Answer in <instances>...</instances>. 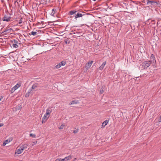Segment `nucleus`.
Masks as SVG:
<instances>
[{"label":"nucleus","mask_w":161,"mask_h":161,"mask_svg":"<svg viewBox=\"0 0 161 161\" xmlns=\"http://www.w3.org/2000/svg\"><path fill=\"white\" fill-rule=\"evenodd\" d=\"M147 2V4L148 5H151L153 6H156L159 3L156 1L154 0H146Z\"/></svg>","instance_id":"nucleus-1"},{"label":"nucleus","mask_w":161,"mask_h":161,"mask_svg":"<svg viewBox=\"0 0 161 161\" xmlns=\"http://www.w3.org/2000/svg\"><path fill=\"white\" fill-rule=\"evenodd\" d=\"M151 63L150 61H146L142 63V66L144 69H146L150 66Z\"/></svg>","instance_id":"nucleus-2"},{"label":"nucleus","mask_w":161,"mask_h":161,"mask_svg":"<svg viewBox=\"0 0 161 161\" xmlns=\"http://www.w3.org/2000/svg\"><path fill=\"white\" fill-rule=\"evenodd\" d=\"M66 64V62L64 61H63L62 62H61L59 64L55 66V67H56V68H57V69H59L62 66H64Z\"/></svg>","instance_id":"nucleus-3"},{"label":"nucleus","mask_w":161,"mask_h":161,"mask_svg":"<svg viewBox=\"0 0 161 161\" xmlns=\"http://www.w3.org/2000/svg\"><path fill=\"white\" fill-rule=\"evenodd\" d=\"M11 42L12 43V46L16 48L18 47V46L17 45L18 42L17 40L15 39H14L11 41Z\"/></svg>","instance_id":"nucleus-4"},{"label":"nucleus","mask_w":161,"mask_h":161,"mask_svg":"<svg viewBox=\"0 0 161 161\" xmlns=\"http://www.w3.org/2000/svg\"><path fill=\"white\" fill-rule=\"evenodd\" d=\"M82 13H83L82 12H78L77 11V13H76L75 16V19H77V18L81 17L83 15H84V14H82Z\"/></svg>","instance_id":"nucleus-5"},{"label":"nucleus","mask_w":161,"mask_h":161,"mask_svg":"<svg viewBox=\"0 0 161 161\" xmlns=\"http://www.w3.org/2000/svg\"><path fill=\"white\" fill-rule=\"evenodd\" d=\"M36 26H40L39 28H44L46 26V25L44 24L43 21H41V22H38L36 24Z\"/></svg>","instance_id":"nucleus-6"},{"label":"nucleus","mask_w":161,"mask_h":161,"mask_svg":"<svg viewBox=\"0 0 161 161\" xmlns=\"http://www.w3.org/2000/svg\"><path fill=\"white\" fill-rule=\"evenodd\" d=\"M20 86V85L17 84L16 85L14 86L13 88H12L10 92L11 93H13L15 90L17 89Z\"/></svg>","instance_id":"nucleus-7"},{"label":"nucleus","mask_w":161,"mask_h":161,"mask_svg":"<svg viewBox=\"0 0 161 161\" xmlns=\"http://www.w3.org/2000/svg\"><path fill=\"white\" fill-rule=\"evenodd\" d=\"M49 115L46 114H45L44 116L43 117L42 119V123H45L47 120L48 118L49 117Z\"/></svg>","instance_id":"nucleus-8"},{"label":"nucleus","mask_w":161,"mask_h":161,"mask_svg":"<svg viewBox=\"0 0 161 161\" xmlns=\"http://www.w3.org/2000/svg\"><path fill=\"white\" fill-rule=\"evenodd\" d=\"M24 24V22H23L22 21H19V22L18 24L14 25L12 26V27L14 28L16 26H18L19 27H20L22 26Z\"/></svg>","instance_id":"nucleus-9"},{"label":"nucleus","mask_w":161,"mask_h":161,"mask_svg":"<svg viewBox=\"0 0 161 161\" xmlns=\"http://www.w3.org/2000/svg\"><path fill=\"white\" fill-rule=\"evenodd\" d=\"M93 61H89L87 63L86 65L85 68L86 69H88L90 67L92 64Z\"/></svg>","instance_id":"nucleus-10"},{"label":"nucleus","mask_w":161,"mask_h":161,"mask_svg":"<svg viewBox=\"0 0 161 161\" xmlns=\"http://www.w3.org/2000/svg\"><path fill=\"white\" fill-rule=\"evenodd\" d=\"M14 31L13 29L12 28L9 29H6L4 31V33H10L12 31Z\"/></svg>","instance_id":"nucleus-11"},{"label":"nucleus","mask_w":161,"mask_h":161,"mask_svg":"<svg viewBox=\"0 0 161 161\" xmlns=\"http://www.w3.org/2000/svg\"><path fill=\"white\" fill-rule=\"evenodd\" d=\"M21 149L22 148L20 147H19V148H17L16 150L15 153L18 154H20L22 153L24 150H22Z\"/></svg>","instance_id":"nucleus-12"},{"label":"nucleus","mask_w":161,"mask_h":161,"mask_svg":"<svg viewBox=\"0 0 161 161\" xmlns=\"http://www.w3.org/2000/svg\"><path fill=\"white\" fill-rule=\"evenodd\" d=\"M151 61L150 62H153V63L156 62L155 57L153 54H152L150 57Z\"/></svg>","instance_id":"nucleus-13"},{"label":"nucleus","mask_w":161,"mask_h":161,"mask_svg":"<svg viewBox=\"0 0 161 161\" xmlns=\"http://www.w3.org/2000/svg\"><path fill=\"white\" fill-rule=\"evenodd\" d=\"M106 64V61L103 62L102 64L99 67V69L100 70H102L103 69Z\"/></svg>","instance_id":"nucleus-14"},{"label":"nucleus","mask_w":161,"mask_h":161,"mask_svg":"<svg viewBox=\"0 0 161 161\" xmlns=\"http://www.w3.org/2000/svg\"><path fill=\"white\" fill-rule=\"evenodd\" d=\"M79 103V101L78 100H73L71 102H70L69 104V105L74 104H77Z\"/></svg>","instance_id":"nucleus-15"},{"label":"nucleus","mask_w":161,"mask_h":161,"mask_svg":"<svg viewBox=\"0 0 161 161\" xmlns=\"http://www.w3.org/2000/svg\"><path fill=\"white\" fill-rule=\"evenodd\" d=\"M52 111V110L51 108H48L46 110V114L49 115Z\"/></svg>","instance_id":"nucleus-16"},{"label":"nucleus","mask_w":161,"mask_h":161,"mask_svg":"<svg viewBox=\"0 0 161 161\" xmlns=\"http://www.w3.org/2000/svg\"><path fill=\"white\" fill-rule=\"evenodd\" d=\"M28 144H25L22 146H21L20 147H21L22 149H21L22 150H24L25 149L27 148L28 147Z\"/></svg>","instance_id":"nucleus-17"},{"label":"nucleus","mask_w":161,"mask_h":161,"mask_svg":"<svg viewBox=\"0 0 161 161\" xmlns=\"http://www.w3.org/2000/svg\"><path fill=\"white\" fill-rule=\"evenodd\" d=\"M67 158L66 157H65L63 159L58 158L55 161H67Z\"/></svg>","instance_id":"nucleus-18"},{"label":"nucleus","mask_w":161,"mask_h":161,"mask_svg":"<svg viewBox=\"0 0 161 161\" xmlns=\"http://www.w3.org/2000/svg\"><path fill=\"white\" fill-rule=\"evenodd\" d=\"M108 121L107 120H106L104 121L102 125V127H104L108 124Z\"/></svg>","instance_id":"nucleus-19"},{"label":"nucleus","mask_w":161,"mask_h":161,"mask_svg":"<svg viewBox=\"0 0 161 161\" xmlns=\"http://www.w3.org/2000/svg\"><path fill=\"white\" fill-rule=\"evenodd\" d=\"M56 13V10L53 8L52 10V12L51 13L52 16H54V14Z\"/></svg>","instance_id":"nucleus-20"},{"label":"nucleus","mask_w":161,"mask_h":161,"mask_svg":"<svg viewBox=\"0 0 161 161\" xmlns=\"http://www.w3.org/2000/svg\"><path fill=\"white\" fill-rule=\"evenodd\" d=\"M76 13H77V11L76 10L71 11L69 12L70 14L71 15H72L74 14H75V15Z\"/></svg>","instance_id":"nucleus-21"},{"label":"nucleus","mask_w":161,"mask_h":161,"mask_svg":"<svg viewBox=\"0 0 161 161\" xmlns=\"http://www.w3.org/2000/svg\"><path fill=\"white\" fill-rule=\"evenodd\" d=\"M37 85L36 84H35L32 85V87H31V90H32V91L33 90H34L36 89V87H37Z\"/></svg>","instance_id":"nucleus-22"},{"label":"nucleus","mask_w":161,"mask_h":161,"mask_svg":"<svg viewBox=\"0 0 161 161\" xmlns=\"http://www.w3.org/2000/svg\"><path fill=\"white\" fill-rule=\"evenodd\" d=\"M8 15H5L3 17V20H8Z\"/></svg>","instance_id":"nucleus-23"},{"label":"nucleus","mask_w":161,"mask_h":161,"mask_svg":"<svg viewBox=\"0 0 161 161\" xmlns=\"http://www.w3.org/2000/svg\"><path fill=\"white\" fill-rule=\"evenodd\" d=\"M31 34L33 36H36L37 34V32L36 31H32L31 33Z\"/></svg>","instance_id":"nucleus-24"},{"label":"nucleus","mask_w":161,"mask_h":161,"mask_svg":"<svg viewBox=\"0 0 161 161\" xmlns=\"http://www.w3.org/2000/svg\"><path fill=\"white\" fill-rule=\"evenodd\" d=\"M9 142V141L8 142V140H5L3 144V145L5 146L6 144H8Z\"/></svg>","instance_id":"nucleus-25"},{"label":"nucleus","mask_w":161,"mask_h":161,"mask_svg":"<svg viewBox=\"0 0 161 161\" xmlns=\"http://www.w3.org/2000/svg\"><path fill=\"white\" fill-rule=\"evenodd\" d=\"M64 125H65L64 124H62L60 126L58 127L59 129L60 130L63 129L64 128Z\"/></svg>","instance_id":"nucleus-26"},{"label":"nucleus","mask_w":161,"mask_h":161,"mask_svg":"<svg viewBox=\"0 0 161 161\" xmlns=\"http://www.w3.org/2000/svg\"><path fill=\"white\" fill-rule=\"evenodd\" d=\"M66 157V158H67V160L68 161L69 160L71 159L72 158V156L71 155H70L68 157Z\"/></svg>","instance_id":"nucleus-27"},{"label":"nucleus","mask_w":161,"mask_h":161,"mask_svg":"<svg viewBox=\"0 0 161 161\" xmlns=\"http://www.w3.org/2000/svg\"><path fill=\"white\" fill-rule=\"evenodd\" d=\"M30 136L32 137L35 138L36 137V135L34 134L30 133Z\"/></svg>","instance_id":"nucleus-28"},{"label":"nucleus","mask_w":161,"mask_h":161,"mask_svg":"<svg viewBox=\"0 0 161 161\" xmlns=\"http://www.w3.org/2000/svg\"><path fill=\"white\" fill-rule=\"evenodd\" d=\"M32 91V90H31L30 92H29L28 93H27L25 95V97H27V96H29V93H31L32 92H31Z\"/></svg>","instance_id":"nucleus-29"},{"label":"nucleus","mask_w":161,"mask_h":161,"mask_svg":"<svg viewBox=\"0 0 161 161\" xmlns=\"http://www.w3.org/2000/svg\"><path fill=\"white\" fill-rule=\"evenodd\" d=\"M37 143V141H35V142H33L32 143V144H31V145H32V146H33L34 145H36V143Z\"/></svg>","instance_id":"nucleus-30"},{"label":"nucleus","mask_w":161,"mask_h":161,"mask_svg":"<svg viewBox=\"0 0 161 161\" xmlns=\"http://www.w3.org/2000/svg\"><path fill=\"white\" fill-rule=\"evenodd\" d=\"M78 129H77L76 130H74L73 131V133L75 134V133H77L78 132Z\"/></svg>","instance_id":"nucleus-31"},{"label":"nucleus","mask_w":161,"mask_h":161,"mask_svg":"<svg viewBox=\"0 0 161 161\" xmlns=\"http://www.w3.org/2000/svg\"><path fill=\"white\" fill-rule=\"evenodd\" d=\"M103 92V91L102 90H101L100 91V93L101 94H102Z\"/></svg>","instance_id":"nucleus-32"},{"label":"nucleus","mask_w":161,"mask_h":161,"mask_svg":"<svg viewBox=\"0 0 161 161\" xmlns=\"http://www.w3.org/2000/svg\"><path fill=\"white\" fill-rule=\"evenodd\" d=\"M3 123H0V127L3 126Z\"/></svg>","instance_id":"nucleus-33"},{"label":"nucleus","mask_w":161,"mask_h":161,"mask_svg":"<svg viewBox=\"0 0 161 161\" xmlns=\"http://www.w3.org/2000/svg\"><path fill=\"white\" fill-rule=\"evenodd\" d=\"M8 20H9L11 19V17L10 16H8Z\"/></svg>","instance_id":"nucleus-34"},{"label":"nucleus","mask_w":161,"mask_h":161,"mask_svg":"<svg viewBox=\"0 0 161 161\" xmlns=\"http://www.w3.org/2000/svg\"><path fill=\"white\" fill-rule=\"evenodd\" d=\"M19 30V29H18V28H16V29H15V31L18 30Z\"/></svg>","instance_id":"nucleus-35"},{"label":"nucleus","mask_w":161,"mask_h":161,"mask_svg":"<svg viewBox=\"0 0 161 161\" xmlns=\"http://www.w3.org/2000/svg\"><path fill=\"white\" fill-rule=\"evenodd\" d=\"M76 159V158H75L74 159L73 161H75V160Z\"/></svg>","instance_id":"nucleus-36"},{"label":"nucleus","mask_w":161,"mask_h":161,"mask_svg":"<svg viewBox=\"0 0 161 161\" xmlns=\"http://www.w3.org/2000/svg\"><path fill=\"white\" fill-rule=\"evenodd\" d=\"M160 120L159 121L160 122L161 121V116H160Z\"/></svg>","instance_id":"nucleus-37"},{"label":"nucleus","mask_w":161,"mask_h":161,"mask_svg":"<svg viewBox=\"0 0 161 161\" xmlns=\"http://www.w3.org/2000/svg\"><path fill=\"white\" fill-rule=\"evenodd\" d=\"M160 21H158L157 23H158V22Z\"/></svg>","instance_id":"nucleus-38"},{"label":"nucleus","mask_w":161,"mask_h":161,"mask_svg":"<svg viewBox=\"0 0 161 161\" xmlns=\"http://www.w3.org/2000/svg\"><path fill=\"white\" fill-rule=\"evenodd\" d=\"M93 1H96V0H92Z\"/></svg>","instance_id":"nucleus-39"},{"label":"nucleus","mask_w":161,"mask_h":161,"mask_svg":"<svg viewBox=\"0 0 161 161\" xmlns=\"http://www.w3.org/2000/svg\"><path fill=\"white\" fill-rule=\"evenodd\" d=\"M150 19H147V20H149Z\"/></svg>","instance_id":"nucleus-40"},{"label":"nucleus","mask_w":161,"mask_h":161,"mask_svg":"<svg viewBox=\"0 0 161 161\" xmlns=\"http://www.w3.org/2000/svg\"><path fill=\"white\" fill-rule=\"evenodd\" d=\"M53 21V22H55V21Z\"/></svg>","instance_id":"nucleus-41"},{"label":"nucleus","mask_w":161,"mask_h":161,"mask_svg":"<svg viewBox=\"0 0 161 161\" xmlns=\"http://www.w3.org/2000/svg\"><path fill=\"white\" fill-rule=\"evenodd\" d=\"M57 20H60V19H57Z\"/></svg>","instance_id":"nucleus-42"},{"label":"nucleus","mask_w":161,"mask_h":161,"mask_svg":"<svg viewBox=\"0 0 161 161\" xmlns=\"http://www.w3.org/2000/svg\"><path fill=\"white\" fill-rule=\"evenodd\" d=\"M101 22L103 24V22Z\"/></svg>","instance_id":"nucleus-43"},{"label":"nucleus","mask_w":161,"mask_h":161,"mask_svg":"<svg viewBox=\"0 0 161 161\" xmlns=\"http://www.w3.org/2000/svg\"><path fill=\"white\" fill-rule=\"evenodd\" d=\"M87 26H89V25H86Z\"/></svg>","instance_id":"nucleus-44"}]
</instances>
